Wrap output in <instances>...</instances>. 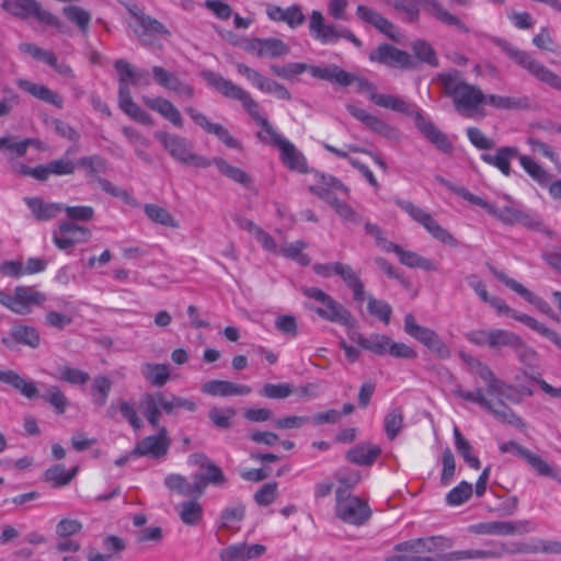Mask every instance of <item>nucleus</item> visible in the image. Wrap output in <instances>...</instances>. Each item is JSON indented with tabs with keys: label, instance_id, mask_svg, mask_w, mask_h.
Returning <instances> with one entry per match:
<instances>
[{
	"label": "nucleus",
	"instance_id": "f257e3e1",
	"mask_svg": "<svg viewBox=\"0 0 561 561\" xmlns=\"http://www.w3.org/2000/svg\"><path fill=\"white\" fill-rule=\"evenodd\" d=\"M470 367L484 381L486 394L497 397L496 402L488 399L480 388L476 391H467L460 385H457L453 393L465 401L477 403L502 423H507L517 428H525L523 420L504 402V399L515 404L522 402L516 388L496 378L491 368L478 359H472Z\"/></svg>",
	"mask_w": 561,
	"mask_h": 561
},
{
	"label": "nucleus",
	"instance_id": "f03ea898",
	"mask_svg": "<svg viewBox=\"0 0 561 561\" xmlns=\"http://www.w3.org/2000/svg\"><path fill=\"white\" fill-rule=\"evenodd\" d=\"M444 94L451 98L458 113L472 117L478 113L479 106L484 104L485 94L474 84L468 83L459 70H451L437 75Z\"/></svg>",
	"mask_w": 561,
	"mask_h": 561
},
{
	"label": "nucleus",
	"instance_id": "7ed1b4c3",
	"mask_svg": "<svg viewBox=\"0 0 561 561\" xmlns=\"http://www.w3.org/2000/svg\"><path fill=\"white\" fill-rule=\"evenodd\" d=\"M453 546V539L445 536L411 539L394 547L402 554L390 556L385 561H449L443 557Z\"/></svg>",
	"mask_w": 561,
	"mask_h": 561
},
{
	"label": "nucleus",
	"instance_id": "20e7f679",
	"mask_svg": "<svg viewBox=\"0 0 561 561\" xmlns=\"http://www.w3.org/2000/svg\"><path fill=\"white\" fill-rule=\"evenodd\" d=\"M492 43L496 45L511 60L527 70L538 80L561 91V78L545 67L541 62L534 59L527 51L522 50L511 44L508 41L500 37H492Z\"/></svg>",
	"mask_w": 561,
	"mask_h": 561
},
{
	"label": "nucleus",
	"instance_id": "39448f33",
	"mask_svg": "<svg viewBox=\"0 0 561 561\" xmlns=\"http://www.w3.org/2000/svg\"><path fill=\"white\" fill-rule=\"evenodd\" d=\"M389 3L400 13H403L409 22L419 20L420 8L435 16L446 25H451L463 33L469 32V27L456 15L445 10L437 0H390Z\"/></svg>",
	"mask_w": 561,
	"mask_h": 561
},
{
	"label": "nucleus",
	"instance_id": "423d86ee",
	"mask_svg": "<svg viewBox=\"0 0 561 561\" xmlns=\"http://www.w3.org/2000/svg\"><path fill=\"white\" fill-rule=\"evenodd\" d=\"M202 77L211 88L216 89L224 96L240 101L243 108L256 124H260L261 119L265 118L260 114L259 103L243 88L211 70L202 71Z\"/></svg>",
	"mask_w": 561,
	"mask_h": 561
},
{
	"label": "nucleus",
	"instance_id": "0eeeda50",
	"mask_svg": "<svg viewBox=\"0 0 561 561\" xmlns=\"http://www.w3.org/2000/svg\"><path fill=\"white\" fill-rule=\"evenodd\" d=\"M154 137L168 153L182 164L197 168H208L211 164L206 157L193 152L194 145L185 137L167 131H157Z\"/></svg>",
	"mask_w": 561,
	"mask_h": 561
},
{
	"label": "nucleus",
	"instance_id": "6e6552de",
	"mask_svg": "<svg viewBox=\"0 0 561 561\" xmlns=\"http://www.w3.org/2000/svg\"><path fill=\"white\" fill-rule=\"evenodd\" d=\"M301 293L306 297L313 299L322 305L321 307L308 306V308L316 312L320 318L330 322L340 323L345 327L353 325L354 319L351 312L322 289L305 286L301 288Z\"/></svg>",
	"mask_w": 561,
	"mask_h": 561
},
{
	"label": "nucleus",
	"instance_id": "1a4fd4ad",
	"mask_svg": "<svg viewBox=\"0 0 561 561\" xmlns=\"http://www.w3.org/2000/svg\"><path fill=\"white\" fill-rule=\"evenodd\" d=\"M46 296L34 286H16L12 294L0 289V305L15 314L26 316L34 307L42 306Z\"/></svg>",
	"mask_w": 561,
	"mask_h": 561
},
{
	"label": "nucleus",
	"instance_id": "9d476101",
	"mask_svg": "<svg viewBox=\"0 0 561 561\" xmlns=\"http://www.w3.org/2000/svg\"><path fill=\"white\" fill-rule=\"evenodd\" d=\"M335 514L345 523L362 525L370 518L371 511L366 502L346 494V489L337 488Z\"/></svg>",
	"mask_w": 561,
	"mask_h": 561
},
{
	"label": "nucleus",
	"instance_id": "9b49d317",
	"mask_svg": "<svg viewBox=\"0 0 561 561\" xmlns=\"http://www.w3.org/2000/svg\"><path fill=\"white\" fill-rule=\"evenodd\" d=\"M396 204L414 221L422 225L433 238L450 247L457 245V240L453 234L443 228L430 213L410 201L396 199Z\"/></svg>",
	"mask_w": 561,
	"mask_h": 561
},
{
	"label": "nucleus",
	"instance_id": "f8f14e48",
	"mask_svg": "<svg viewBox=\"0 0 561 561\" xmlns=\"http://www.w3.org/2000/svg\"><path fill=\"white\" fill-rule=\"evenodd\" d=\"M351 77V84L355 83L358 92L367 93L368 99L376 105L383 108L392 110L401 114L411 113L410 103L407 102L404 99L391 94H380L377 92L376 85L368 79L358 77L352 72Z\"/></svg>",
	"mask_w": 561,
	"mask_h": 561
},
{
	"label": "nucleus",
	"instance_id": "ddd939ff",
	"mask_svg": "<svg viewBox=\"0 0 561 561\" xmlns=\"http://www.w3.org/2000/svg\"><path fill=\"white\" fill-rule=\"evenodd\" d=\"M2 8L9 13L21 19L33 16L39 22L56 28H60L62 24L56 15L47 10H44L42 5L35 0H4Z\"/></svg>",
	"mask_w": 561,
	"mask_h": 561
},
{
	"label": "nucleus",
	"instance_id": "4468645a",
	"mask_svg": "<svg viewBox=\"0 0 561 561\" xmlns=\"http://www.w3.org/2000/svg\"><path fill=\"white\" fill-rule=\"evenodd\" d=\"M404 331L407 334L424 344L435 353L437 357L445 359L450 356L449 348L438 334L432 329L417 324L414 316L411 313H408L404 317Z\"/></svg>",
	"mask_w": 561,
	"mask_h": 561
},
{
	"label": "nucleus",
	"instance_id": "2eb2a0df",
	"mask_svg": "<svg viewBox=\"0 0 561 561\" xmlns=\"http://www.w3.org/2000/svg\"><path fill=\"white\" fill-rule=\"evenodd\" d=\"M488 304L492 308H494L499 313L506 314L515 319L516 321H519L525 325L529 327L530 329L541 334L542 336L547 337L561 350V336L556 331L538 322L535 318L512 309L506 305V302L503 299L499 297H492Z\"/></svg>",
	"mask_w": 561,
	"mask_h": 561
},
{
	"label": "nucleus",
	"instance_id": "dca6fc26",
	"mask_svg": "<svg viewBox=\"0 0 561 561\" xmlns=\"http://www.w3.org/2000/svg\"><path fill=\"white\" fill-rule=\"evenodd\" d=\"M371 61L402 69H414L416 60L408 51L401 50L391 44H381L369 54Z\"/></svg>",
	"mask_w": 561,
	"mask_h": 561
},
{
	"label": "nucleus",
	"instance_id": "f3484780",
	"mask_svg": "<svg viewBox=\"0 0 561 561\" xmlns=\"http://www.w3.org/2000/svg\"><path fill=\"white\" fill-rule=\"evenodd\" d=\"M502 453L514 451L517 456L527 461V463L541 477H548L561 483V476L558 470L546 462L540 456L535 455L529 449L514 440L503 443L500 446Z\"/></svg>",
	"mask_w": 561,
	"mask_h": 561
},
{
	"label": "nucleus",
	"instance_id": "a211bd4d",
	"mask_svg": "<svg viewBox=\"0 0 561 561\" xmlns=\"http://www.w3.org/2000/svg\"><path fill=\"white\" fill-rule=\"evenodd\" d=\"M533 530L529 520H515V522H484L469 527V531L477 535H523Z\"/></svg>",
	"mask_w": 561,
	"mask_h": 561
},
{
	"label": "nucleus",
	"instance_id": "6ab92c4d",
	"mask_svg": "<svg viewBox=\"0 0 561 561\" xmlns=\"http://www.w3.org/2000/svg\"><path fill=\"white\" fill-rule=\"evenodd\" d=\"M491 272L493 275L503 283L506 287L522 296L526 301L534 305L540 312L547 314L551 319L559 321V317L554 313L550 305L528 290L523 284L518 283L517 280L508 277L504 272L497 271L494 267H491Z\"/></svg>",
	"mask_w": 561,
	"mask_h": 561
},
{
	"label": "nucleus",
	"instance_id": "aec40b11",
	"mask_svg": "<svg viewBox=\"0 0 561 561\" xmlns=\"http://www.w3.org/2000/svg\"><path fill=\"white\" fill-rule=\"evenodd\" d=\"M170 439L165 427H160L157 435H150L139 440L130 451L133 456H149L160 459L168 454Z\"/></svg>",
	"mask_w": 561,
	"mask_h": 561
},
{
	"label": "nucleus",
	"instance_id": "412c9836",
	"mask_svg": "<svg viewBox=\"0 0 561 561\" xmlns=\"http://www.w3.org/2000/svg\"><path fill=\"white\" fill-rule=\"evenodd\" d=\"M346 110L354 118L362 122L369 130L389 140L399 139V133L394 127L380 119L379 117L366 112L364 108H360L354 104H346Z\"/></svg>",
	"mask_w": 561,
	"mask_h": 561
},
{
	"label": "nucleus",
	"instance_id": "4be33fe9",
	"mask_svg": "<svg viewBox=\"0 0 561 561\" xmlns=\"http://www.w3.org/2000/svg\"><path fill=\"white\" fill-rule=\"evenodd\" d=\"M410 111L411 113L408 115L414 117L417 129L424 135V137H426V139L443 152L447 153L453 150V145L444 133H442L432 122L427 121L422 113L415 110L411 104Z\"/></svg>",
	"mask_w": 561,
	"mask_h": 561
},
{
	"label": "nucleus",
	"instance_id": "5701e85b",
	"mask_svg": "<svg viewBox=\"0 0 561 561\" xmlns=\"http://www.w3.org/2000/svg\"><path fill=\"white\" fill-rule=\"evenodd\" d=\"M244 49L257 57L278 58L289 53V46L276 37L248 39Z\"/></svg>",
	"mask_w": 561,
	"mask_h": 561
},
{
	"label": "nucleus",
	"instance_id": "b1692460",
	"mask_svg": "<svg viewBox=\"0 0 561 561\" xmlns=\"http://www.w3.org/2000/svg\"><path fill=\"white\" fill-rule=\"evenodd\" d=\"M184 111L196 125L202 127L206 133L215 135L227 147L240 148V142L232 137V135L225 126L220 124L210 123L206 115H204L202 112L197 111L193 106H186Z\"/></svg>",
	"mask_w": 561,
	"mask_h": 561
},
{
	"label": "nucleus",
	"instance_id": "393cba45",
	"mask_svg": "<svg viewBox=\"0 0 561 561\" xmlns=\"http://www.w3.org/2000/svg\"><path fill=\"white\" fill-rule=\"evenodd\" d=\"M309 73L314 79L342 88L351 85V72L342 69L336 64L310 65Z\"/></svg>",
	"mask_w": 561,
	"mask_h": 561
},
{
	"label": "nucleus",
	"instance_id": "a878e982",
	"mask_svg": "<svg viewBox=\"0 0 561 561\" xmlns=\"http://www.w3.org/2000/svg\"><path fill=\"white\" fill-rule=\"evenodd\" d=\"M164 404H167V398L161 391L147 392L140 397L139 409L153 428L159 427L161 410L165 412Z\"/></svg>",
	"mask_w": 561,
	"mask_h": 561
},
{
	"label": "nucleus",
	"instance_id": "bb28decb",
	"mask_svg": "<svg viewBox=\"0 0 561 561\" xmlns=\"http://www.w3.org/2000/svg\"><path fill=\"white\" fill-rule=\"evenodd\" d=\"M265 552L266 547L264 545L242 542L221 549L219 559L220 561H250L262 557Z\"/></svg>",
	"mask_w": 561,
	"mask_h": 561
},
{
	"label": "nucleus",
	"instance_id": "cd10ccee",
	"mask_svg": "<svg viewBox=\"0 0 561 561\" xmlns=\"http://www.w3.org/2000/svg\"><path fill=\"white\" fill-rule=\"evenodd\" d=\"M512 547H507L505 543H496L492 549H469L450 551L443 557L449 561L471 560V559H497L503 557L505 553H511Z\"/></svg>",
	"mask_w": 561,
	"mask_h": 561
},
{
	"label": "nucleus",
	"instance_id": "c85d7f7f",
	"mask_svg": "<svg viewBox=\"0 0 561 561\" xmlns=\"http://www.w3.org/2000/svg\"><path fill=\"white\" fill-rule=\"evenodd\" d=\"M266 14L270 20L274 22H284L290 28H296L302 25L306 21V16L298 4H293L286 9H283L276 4H266Z\"/></svg>",
	"mask_w": 561,
	"mask_h": 561
},
{
	"label": "nucleus",
	"instance_id": "c756f323",
	"mask_svg": "<svg viewBox=\"0 0 561 561\" xmlns=\"http://www.w3.org/2000/svg\"><path fill=\"white\" fill-rule=\"evenodd\" d=\"M356 15L360 21L374 26L380 33L385 34L389 38L397 39V35L394 33L396 26L393 25V23L390 22L388 19L383 18L376 10L364 4H359L356 8Z\"/></svg>",
	"mask_w": 561,
	"mask_h": 561
},
{
	"label": "nucleus",
	"instance_id": "7c9ffc66",
	"mask_svg": "<svg viewBox=\"0 0 561 561\" xmlns=\"http://www.w3.org/2000/svg\"><path fill=\"white\" fill-rule=\"evenodd\" d=\"M202 392L213 397L247 396L252 389L247 385H239L227 380H210L205 382Z\"/></svg>",
	"mask_w": 561,
	"mask_h": 561
},
{
	"label": "nucleus",
	"instance_id": "2f4dec72",
	"mask_svg": "<svg viewBox=\"0 0 561 561\" xmlns=\"http://www.w3.org/2000/svg\"><path fill=\"white\" fill-rule=\"evenodd\" d=\"M136 20L140 30H135L139 42L148 46L150 45L149 35L158 34L162 36H170V31L157 19L147 14H136Z\"/></svg>",
	"mask_w": 561,
	"mask_h": 561
},
{
	"label": "nucleus",
	"instance_id": "473e14b6",
	"mask_svg": "<svg viewBox=\"0 0 561 561\" xmlns=\"http://www.w3.org/2000/svg\"><path fill=\"white\" fill-rule=\"evenodd\" d=\"M36 348L41 344V335L36 328L25 324H15L11 328L10 337H3L2 343L10 346V342Z\"/></svg>",
	"mask_w": 561,
	"mask_h": 561
},
{
	"label": "nucleus",
	"instance_id": "72a5a7b5",
	"mask_svg": "<svg viewBox=\"0 0 561 561\" xmlns=\"http://www.w3.org/2000/svg\"><path fill=\"white\" fill-rule=\"evenodd\" d=\"M142 102L152 111L159 113L163 118L171 122L175 127H183V118L180 111L167 99L161 96H144Z\"/></svg>",
	"mask_w": 561,
	"mask_h": 561
},
{
	"label": "nucleus",
	"instance_id": "f704fd0d",
	"mask_svg": "<svg viewBox=\"0 0 561 561\" xmlns=\"http://www.w3.org/2000/svg\"><path fill=\"white\" fill-rule=\"evenodd\" d=\"M518 157V149L510 146L499 148L494 154H481L482 161L499 169L506 176L511 174V161Z\"/></svg>",
	"mask_w": 561,
	"mask_h": 561
},
{
	"label": "nucleus",
	"instance_id": "c9c22d12",
	"mask_svg": "<svg viewBox=\"0 0 561 561\" xmlns=\"http://www.w3.org/2000/svg\"><path fill=\"white\" fill-rule=\"evenodd\" d=\"M0 381L11 386L27 399H33L38 396L35 382L26 380L14 370H0Z\"/></svg>",
	"mask_w": 561,
	"mask_h": 561
},
{
	"label": "nucleus",
	"instance_id": "e433bc0d",
	"mask_svg": "<svg viewBox=\"0 0 561 561\" xmlns=\"http://www.w3.org/2000/svg\"><path fill=\"white\" fill-rule=\"evenodd\" d=\"M119 108L130 118L147 126L153 125V118L137 103L133 101L130 91H122L118 94Z\"/></svg>",
	"mask_w": 561,
	"mask_h": 561
},
{
	"label": "nucleus",
	"instance_id": "4c0bfd02",
	"mask_svg": "<svg viewBox=\"0 0 561 561\" xmlns=\"http://www.w3.org/2000/svg\"><path fill=\"white\" fill-rule=\"evenodd\" d=\"M280 160L291 171L308 173V164L305 156L289 140L283 142L279 148Z\"/></svg>",
	"mask_w": 561,
	"mask_h": 561
},
{
	"label": "nucleus",
	"instance_id": "58836bf2",
	"mask_svg": "<svg viewBox=\"0 0 561 561\" xmlns=\"http://www.w3.org/2000/svg\"><path fill=\"white\" fill-rule=\"evenodd\" d=\"M351 340L358 344L362 348L370 351L371 353L379 356L388 354L391 343V337L385 334H371L370 336L365 337L360 333H354L351 336Z\"/></svg>",
	"mask_w": 561,
	"mask_h": 561
},
{
	"label": "nucleus",
	"instance_id": "ea45409f",
	"mask_svg": "<svg viewBox=\"0 0 561 561\" xmlns=\"http://www.w3.org/2000/svg\"><path fill=\"white\" fill-rule=\"evenodd\" d=\"M175 511L181 522L186 526L194 527L203 520L204 510L197 497L179 503Z\"/></svg>",
	"mask_w": 561,
	"mask_h": 561
},
{
	"label": "nucleus",
	"instance_id": "a19ab883",
	"mask_svg": "<svg viewBox=\"0 0 561 561\" xmlns=\"http://www.w3.org/2000/svg\"><path fill=\"white\" fill-rule=\"evenodd\" d=\"M380 454L381 449L379 446L362 443L346 453V459L358 466H370Z\"/></svg>",
	"mask_w": 561,
	"mask_h": 561
},
{
	"label": "nucleus",
	"instance_id": "79ce46f5",
	"mask_svg": "<svg viewBox=\"0 0 561 561\" xmlns=\"http://www.w3.org/2000/svg\"><path fill=\"white\" fill-rule=\"evenodd\" d=\"M511 553L561 554V542L557 540H536L531 543L519 542L512 546Z\"/></svg>",
	"mask_w": 561,
	"mask_h": 561
},
{
	"label": "nucleus",
	"instance_id": "37998d69",
	"mask_svg": "<svg viewBox=\"0 0 561 561\" xmlns=\"http://www.w3.org/2000/svg\"><path fill=\"white\" fill-rule=\"evenodd\" d=\"M18 85L36 99L53 104L58 108L62 107V98L43 84H37L32 81L21 79L18 81Z\"/></svg>",
	"mask_w": 561,
	"mask_h": 561
},
{
	"label": "nucleus",
	"instance_id": "c03bdc74",
	"mask_svg": "<svg viewBox=\"0 0 561 561\" xmlns=\"http://www.w3.org/2000/svg\"><path fill=\"white\" fill-rule=\"evenodd\" d=\"M24 202L32 210L34 217L39 221H46L55 218L64 208L59 203H45L39 197H25Z\"/></svg>",
	"mask_w": 561,
	"mask_h": 561
},
{
	"label": "nucleus",
	"instance_id": "a18cd8bd",
	"mask_svg": "<svg viewBox=\"0 0 561 561\" xmlns=\"http://www.w3.org/2000/svg\"><path fill=\"white\" fill-rule=\"evenodd\" d=\"M484 104H488L497 110H528L530 107V100L527 96H505L497 94H485Z\"/></svg>",
	"mask_w": 561,
	"mask_h": 561
},
{
	"label": "nucleus",
	"instance_id": "49530a36",
	"mask_svg": "<svg viewBox=\"0 0 561 561\" xmlns=\"http://www.w3.org/2000/svg\"><path fill=\"white\" fill-rule=\"evenodd\" d=\"M391 252H394L398 255L400 263L408 267H411V268L419 267V268H422L427 272L437 270V266L435 265V263L432 260L421 256L416 252L405 251L399 244H396L392 248Z\"/></svg>",
	"mask_w": 561,
	"mask_h": 561
},
{
	"label": "nucleus",
	"instance_id": "de8ad7c7",
	"mask_svg": "<svg viewBox=\"0 0 561 561\" xmlns=\"http://www.w3.org/2000/svg\"><path fill=\"white\" fill-rule=\"evenodd\" d=\"M78 472V467L67 471L64 465H55L46 469L44 480L54 488H61L69 484Z\"/></svg>",
	"mask_w": 561,
	"mask_h": 561
},
{
	"label": "nucleus",
	"instance_id": "09e8293b",
	"mask_svg": "<svg viewBox=\"0 0 561 561\" xmlns=\"http://www.w3.org/2000/svg\"><path fill=\"white\" fill-rule=\"evenodd\" d=\"M112 380L105 375H98L91 385V398L96 408L104 407L112 390Z\"/></svg>",
	"mask_w": 561,
	"mask_h": 561
},
{
	"label": "nucleus",
	"instance_id": "8fccbe9b",
	"mask_svg": "<svg viewBox=\"0 0 561 561\" xmlns=\"http://www.w3.org/2000/svg\"><path fill=\"white\" fill-rule=\"evenodd\" d=\"M211 163H214L218 171L227 176L228 179L232 180L233 182H237L241 184L244 187H250L252 184L251 176L243 171L240 168L233 167L229 164L225 159L222 158H215Z\"/></svg>",
	"mask_w": 561,
	"mask_h": 561
},
{
	"label": "nucleus",
	"instance_id": "3c124183",
	"mask_svg": "<svg viewBox=\"0 0 561 561\" xmlns=\"http://www.w3.org/2000/svg\"><path fill=\"white\" fill-rule=\"evenodd\" d=\"M144 377L156 387H162L170 378V370L165 364L146 363L141 367Z\"/></svg>",
	"mask_w": 561,
	"mask_h": 561
},
{
	"label": "nucleus",
	"instance_id": "603ef678",
	"mask_svg": "<svg viewBox=\"0 0 561 561\" xmlns=\"http://www.w3.org/2000/svg\"><path fill=\"white\" fill-rule=\"evenodd\" d=\"M208 419L211 424L219 430H228L232 426L237 410L231 407L218 408L211 407L208 410Z\"/></svg>",
	"mask_w": 561,
	"mask_h": 561
},
{
	"label": "nucleus",
	"instance_id": "864d4df0",
	"mask_svg": "<svg viewBox=\"0 0 561 561\" xmlns=\"http://www.w3.org/2000/svg\"><path fill=\"white\" fill-rule=\"evenodd\" d=\"M383 426L388 439L393 440L400 434L404 426V415L402 408H392L385 415Z\"/></svg>",
	"mask_w": 561,
	"mask_h": 561
},
{
	"label": "nucleus",
	"instance_id": "5fc2aeb1",
	"mask_svg": "<svg viewBox=\"0 0 561 561\" xmlns=\"http://www.w3.org/2000/svg\"><path fill=\"white\" fill-rule=\"evenodd\" d=\"M519 163L526 173L541 186H547L550 180V174L531 157L519 154Z\"/></svg>",
	"mask_w": 561,
	"mask_h": 561
},
{
	"label": "nucleus",
	"instance_id": "6e6d98bb",
	"mask_svg": "<svg viewBox=\"0 0 561 561\" xmlns=\"http://www.w3.org/2000/svg\"><path fill=\"white\" fill-rule=\"evenodd\" d=\"M482 204H476L477 206L482 207L486 210L488 214L499 218L501 221L505 224H514L517 222L518 219H524L525 217L522 216V211L517 208L505 206L504 208L500 209L495 207L494 205L488 203L482 198Z\"/></svg>",
	"mask_w": 561,
	"mask_h": 561
},
{
	"label": "nucleus",
	"instance_id": "4d7b16f0",
	"mask_svg": "<svg viewBox=\"0 0 561 561\" xmlns=\"http://www.w3.org/2000/svg\"><path fill=\"white\" fill-rule=\"evenodd\" d=\"M454 438L458 454L471 468L479 469L481 466L479 458L471 454L472 446L470 442L463 437V435L461 434L457 426L454 427Z\"/></svg>",
	"mask_w": 561,
	"mask_h": 561
},
{
	"label": "nucleus",
	"instance_id": "13d9d810",
	"mask_svg": "<svg viewBox=\"0 0 561 561\" xmlns=\"http://www.w3.org/2000/svg\"><path fill=\"white\" fill-rule=\"evenodd\" d=\"M34 141L35 140L32 138L18 141L13 136H2L0 137V150L9 151L11 158H21L25 156L28 147L34 144Z\"/></svg>",
	"mask_w": 561,
	"mask_h": 561
},
{
	"label": "nucleus",
	"instance_id": "bf43d9fd",
	"mask_svg": "<svg viewBox=\"0 0 561 561\" xmlns=\"http://www.w3.org/2000/svg\"><path fill=\"white\" fill-rule=\"evenodd\" d=\"M245 516V505L241 502L227 506L222 510L219 518L221 528L230 529L242 522Z\"/></svg>",
	"mask_w": 561,
	"mask_h": 561
},
{
	"label": "nucleus",
	"instance_id": "052dcab7",
	"mask_svg": "<svg viewBox=\"0 0 561 561\" xmlns=\"http://www.w3.org/2000/svg\"><path fill=\"white\" fill-rule=\"evenodd\" d=\"M57 378L75 386H83L90 380V374L69 365H61L57 368Z\"/></svg>",
	"mask_w": 561,
	"mask_h": 561
},
{
	"label": "nucleus",
	"instance_id": "680f3d73",
	"mask_svg": "<svg viewBox=\"0 0 561 561\" xmlns=\"http://www.w3.org/2000/svg\"><path fill=\"white\" fill-rule=\"evenodd\" d=\"M144 210L153 222L165 227L179 228V222L165 208L154 204H146Z\"/></svg>",
	"mask_w": 561,
	"mask_h": 561
},
{
	"label": "nucleus",
	"instance_id": "e2e57ef3",
	"mask_svg": "<svg viewBox=\"0 0 561 561\" xmlns=\"http://www.w3.org/2000/svg\"><path fill=\"white\" fill-rule=\"evenodd\" d=\"M307 243L302 240H298L289 245L279 249L278 253L283 256L296 261L302 266L310 264V257L302 252L307 248Z\"/></svg>",
	"mask_w": 561,
	"mask_h": 561
},
{
	"label": "nucleus",
	"instance_id": "0e129e2a",
	"mask_svg": "<svg viewBox=\"0 0 561 561\" xmlns=\"http://www.w3.org/2000/svg\"><path fill=\"white\" fill-rule=\"evenodd\" d=\"M412 50L414 51V55L419 61L425 62L433 67L438 66L436 53L428 42L422 39L415 41L412 44Z\"/></svg>",
	"mask_w": 561,
	"mask_h": 561
},
{
	"label": "nucleus",
	"instance_id": "69168bd1",
	"mask_svg": "<svg viewBox=\"0 0 561 561\" xmlns=\"http://www.w3.org/2000/svg\"><path fill=\"white\" fill-rule=\"evenodd\" d=\"M164 485L170 491H175L176 493H179L182 496L194 497L192 484L182 474H179V473L168 474L164 479Z\"/></svg>",
	"mask_w": 561,
	"mask_h": 561
},
{
	"label": "nucleus",
	"instance_id": "338daca9",
	"mask_svg": "<svg viewBox=\"0 0 561 561\" xmlns=\"http://www.w3.org/2000/svg\"><path fill=\"white\" fill-rule=\"evenodd\" d=\"M43 399L48 402L57 414H64L69 401L58 386H49Z\"/></svg>",
	"mask_w": 561,
	"mask_h": 561
},
{
	"label": "nucleus",
	"instance_id": "774afa93",
	"mask_svg": "<svg viewBox=\"0 0 561 561\" xmlns=\"http://www.w3.org/2000/svg\"><path fill=\"white\" fill-rule=\"evenodd\" d=\"M519 339L520 336L512 331L494 329L491 339V348L500 350L501 347H510L513 350Z\"/></svg>",
	"mask_w": 561,
	"mask_h": 561
}]
</instances>
